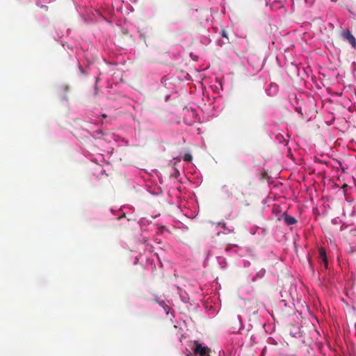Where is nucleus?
<instances>
[{
	"label": "nucleus",
	"instance_id": "nucleus-6",
	"mask_svg": "<svg viewBox=\"0 0 356 356\" xmlns=\"http://www.w3.org/2000/svg\"><path fill=\"white\" fill-rule=\"evenodd\" d=\"M191 160H192V156H191V154H185V155H184V161H188V162H189V161H191Z\"/></svg>",
	"mask_w": 356,
	"mask_h": 356
},
{
	"label": "nucleus",
	"instance_id": "nucleus-2",
	"mask_svg": "<svg viewBox=\"0 0 356 356\" xmlns=\"http://www.w3.org/2000/svg\"><path fill=\"white\" fill-rule=\"evenodd\" d=\"M342 37L345 40H347L354 49L356 48V40L349 30L343 31Z\"/></svg>",
	"mask_w": 356,
	"mask_h": 356
},
{
	"label": "nucleus",
	"instance_id": "nucleus-3",
	"mask_svg": "<svg viewBox=\"0 0 356 356\" xmlns=\"http://www.w3.org/2000/svg\"><path fill=\"white\" fill-rule=\"evenodd\" d=\"M280 220H283L284 223L286 225H295L297 223V220L289 215L287 213L284 212L282 214L281 217L278 218Z\"/></svg>",
	"mask_w": 356,
	"mask_h": 356
},
{
	"label": "nucleus",
	"instance_id": "nucleus-7",
	"mask_svg": "<svg viewBox=\"0 0 356 356\" xmlns=\"http://www.w3.org/2000/svg\"><path fill=\"white\" fill-rule=\"evenodd\" d=\"M220 35H221L222 37H224V38H225L228 39L227 33V31H226L225 29H221V31H220Z\"/></svg>",
	"mask_w": 356,
	"mask_h": 356
},
{
	"label": "nucleus",
	"instance_id": "nucleus-5",
	"mask_svg": "<svg viewBox=\"0 0 356 356\" xmlns=\"http://www.w3.org/2000/svg\"><path fill=\"white\" fill-rule=\"evenodd\" d=\"M222 189L227 197L232 196V193L227 186H223Z\"/></svg>",
	"mask_w": 356,
	"mask_h": 356
},
{
	"label": "nucleus",
	"instance_id": "nucleus-8",
	"mask_svg": "<svg viewBox=\"0 0 356 356\" xmlns=\"http://www.w3.org/2000/svg\"><path fill=\"white\" fill-rule=\"evenodd\" d=\"M216 225L222 227V228H223L224 229H227L225 222H218L216 223Z\"/></svg>",
	"mask_w": 356,
	"mask_h": 356
},
{
	"label": "nucleus",
	"instance_id": "nucleus-10",
	"mask_svg": "<svg viewBox=\"0 0 356 356\" xmlns=\"http://www.w3.org/2000/svg\"><path fill=\"white\" fill-rule=\"evenodd\" d=\"M42 7H43V8H44L47 9V6H42Z\"/></svg>",
	"mask_w": 356,
	"mask_h": 356
},
{
	"label": "nucleus",
	"instance_id": "nucleus-4",
	"mask_svg": "<svg viewBox=\"0 0 356 356\" xmlns=\"http://www.w3.org/2000/svg\"><path fill=\"white\" fill-rule=\"evenodd\" d=\"M318 254H319V258L321 259L322 261H323L325 268H327L328 262H327V259L325 250L322 248H319L318 249Z\"/></svg>",
	"mask_w": 356,
	"mask_h": 356
},
{
	"label": "nucleus",
	"instance_id": "nucleus-9",
	"mask_svg": "<svg viewBox=\"0 0 356 356\" xmlns=\"http://www.w3.org/2000/svg\"><path fill=\"white\" fill-rule=\"evenodd\" d=\"M264 273H265V271L259 272V273L257 275V276H261Z\"/></svg>",
	"mask_w": 356,
	"mask_h": 356
},
{
	"label": "nucleus",
	"instance_id": "nucleus-1",
	"mask_svg": "<svg viewBox=\"0 0 356 356\" xmlns=\"http://www.w3.org/2000/svg\"><path fill=\"white\" fill-rule=\"evenodd\" d=\"M194 353L200 356H210L209 353V348L202 346L200 343L195 342V348H194Z\"/></svg>",
	"mask_w": 356,
	"mask_h": 356
}]
</instances>
